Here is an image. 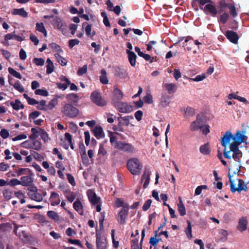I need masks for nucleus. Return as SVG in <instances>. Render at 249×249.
<instances>
[{
    "label": "nucleus",
    "mask_w": 249,
    "mask_h": 249,
    "mask_svg": "<svg viewBox=\"0 0 249 249\" xmlns=\"http://www.w3.org/2000/svg\"><path fill=\"white\" fill-rule=\"evenodd\" d=\"M247 220L246 217H242L239 220L237 230L241 232L246 231L247 227Z\"/></svg>",
    "instance_id": "5701e85b"
},
{
    "label": "nucleus",
    "mask_w": 249,
    "mask_h": 249,
    "mask_svg": "<svg viewBox=\"0 0 249 249\" xmlns=\"http://www.w3.org/2000/svg\"><path fill=\"white\" fill-rule=\"evenodd\" d=\"M36 30L38 31V32H40L42 33H43L45 36H47V32L45 28V27L44 26V24L43 23H36Z\"/></svg>",
    "instance_id": "4c0bfd02"
},
{
    "label": "nucleus",
    "mask_w": 249,
    "mask_h": 249,
    "mask_svg": "<svg viewBox=\"0 0 249 249\" xmlns=\"http://www.w3.org/2000/svg\"><path fill=\"white\" fill-rule=\"evenodd\" d=\"M79 148L80 151L82 152L81 154V157L83 160V162L84 163L85 161H88V159L86 157V153L84 144L83 142H80L79 144Z\"/></svg>",
    "instance_id": "72a5a7b5"
},
{
    "label": "nucleus",
    "mask_w": 249,
    "mask_h": 249,
    "mask_svg": "<svg viewBox=\"0 0 249 249\" xmlns=\"http://www.w3.org/2000/svg\"><path fill=\"white\" fill-rule=\"evenodd\" d=\"M31 148L36 151H39L41 149L42 144L39 140L36 139H31Z\"/></svg>",
    "instance_id": "c756f323"
},
{
    "label": "nucleus",
    "mask_w": 249,
    "mask_h": 249,
    "mask_svg": "<svg viewBox=\"0 0 249 249\" xmlns=\"http://www.w3.org/2000/svg\"><path fill=\"white\" fill-rule=\"evenodd\" d=\"M36 108L38 110L47 111L46 108V101L44 100H42L38 103L37 104Z\"/></svg>",
    "instance_id": "09e8293b"
},
{
    "label": "nucleus",
    "mask_w": 249,
    "mask_h": 249,
    "mask_svg": "<svg viewBox=\"0 0 249 249\" xmlns=\"http://www.w3.org/2000/svg\"><path fill=\"white\" fill-rule=\"evenodd\" d=\"M233 135L230 131H227L221 138V145L224 147V148H227V144L230 143L231 139H232Z\"/></svg>",
    "instance_id": "2eb2a0df"
},
{
    "label": "nucleus",
    "mask_w": 249,
    "mask_h": 249,
    "mask_svg": "<svg viewBox=\"0 0 249 249\" xmlns=\"http://www.w3.org/2000/svg\"><path fill=\"white\" fill-rule=\"evenodd\" d=\"M54 56L57 59L58 62L62 66H66L67 63V60L59 53H55Z\"/></svg>",
    "instance_id": "37998d69"
},
{
    "label": "nucleus",
    "mask_w": 249,
    "mask_h": 249,
    "mask_svg": "<svg viewBox=\"0 0 249 249\" xmlns=\"http://www.w3.org/2000/svg\"><path fill=\"white\" fill-rule=\"evenodd\" d=\"M90 99L93 103L98 106L103 107L106 105V102L102 98L100 92L97 90L91 93Z\"/></svg>",
    "instance_id": "39448f33"
},
{
    "label": "nucleus",
    "mask_w": 249,
    "mask_h": 249,
    "mask_svg": "<svg viewBox=\"0 0 249 249\" xmlns=\"http://www.w3.org/2000/svg\"><path fill=\"white\" fill-rule=\"evenodd\" d=\"M228 8L230 10L231 15H232L233 17H235L237 16V14L236 11L235 7L233 4H229Z\"/></svg>",
    "instance_id": "69168bd1"
},
{
    "label": "nucleus",
    "mask_w": 249,
    "mask_h": 249,
    "mask_svg": "<svg viewBox=\"0 0 249 249\" xmlns=\"http://www.w3.org/2000/svg\"><path fill=\"white\" fill-rule=\"evenodd\" d=\"M115 74L120 78H125L127 76L126 71L121 67H118L116 69Z\"/></svg>",
    "instance_id": "cd10ccee"
},
{
    "label": "nucleus",
    "mask_w": 249,
    "mask_h": 249,
    "mask_svg": "<svg viewBox=\"0 0 249 249\" xmlns=\"http://www.w3.org/2000/svg\"><path fill=\"white\" fill-rule=\"evenodd\" d=\"M13 193L9 189H6L3 192V196L6 199H10L13 196Z\"/></svg>",
    "instance_id": "338daca9"
},
{
    "label": "nucleus",
    "mask_w": 249,
    "mask_h": 249,
    "mask_svg": "<svg viewBox=\"0 0 249 249\" xmlns=\"http://www.w3.org/2000/svg\"><path fill=\"white\" fill-rule=\"evenodd\" d=\"M41 114V112L38 111H35L31 113L29 116V119L30 122L35 120Z\"/></svg>",
    "instance_id": "3c124183"
},
{
    "label": "nucleus",
    "mask_w": 249,
    "mask_h": 249,
    "mask_svg": "<svg viewBox=\"0 0 249 249\" xmlns=\"http://www.w3.org/2000/svg\"><path fill=\"white\" fill-rule=\"evenodd\" d=\"M65 193L69 194V195L66 196L67 200L71 203L72 202L76 197L75 195L73 192H71L69 189L62 190Z\"/></svg>",
    "instance_id": "2f4dec72"
},
{
    "label": "nucleus",
    "mask_w": 249,
    "mask_h": 249,
    "mask_svg": "<svg viewBox=\"0 0 249 249\" xmlns=\"http://www.w3.org/2000/svg\"><path fill=\"white\" fill-rule=\"evenodd\" d=\"M229 16L228 13L225 12L220 16V21L223 24H225L229 18Z\"/></svg>",
    "instance_id": "680f3d73"
},
{
    "label": "nucleus",
    "mask_w": 249,
    "mask_h": 249,
    "mask_svg": "<svg viewBox=\"0 0 249 249\" xmlns=\"http://www.w3.org/2000/svg\"><path fill=\"white\" fill-rule=\"evenodd\" d=\"M87 71V66L84 65L82 67L80 68L77 72V74L79 76H81L86 73Z\"/></svg>",
    "instance_id": "774afa93"
},
{
    "label": "nucleus",
    "mask_w": 249,
    "mask_h": 249,
    "mask_svg": "<svg viewBox=\"0 0 249 249\" xmlns=\"http://www.w3.org/2000/svg\"><path fill=\"white\" fill-rule=\"evenodd\" d=\"M180 200L179 203L178 204V211L181 216H184L186 214V209L182 200L179 197Z\"/></svg>",
    "instance_id": "58836bf2"
},
{
    "label": "nucleus",
    "mask_w": 249,
    "mask_h": 249,
    "mask_svg": "<svg viewBox=\"0 0 249 249\" xmlns=\"http://www.w3.org/2000/svg\"><path fill=\"white\" fill-rule=\"evenodd\" d=\"M46 62L47 65L46 66V73L48 74L52 73L54 71V65L53 62L50 58L47 59Z\"/></svg>",
    "instance_id": "473e14b6"
},
{
    "label": "nucleus",
    "mask_w": 249,
    "mask_h": 249,
    "mask_svg": "<svg viewBox=\"0 0 249 249\" xmlns=\"http://www.w3.org/2000/svg\"><path fill=\"white\" fill-rule=\"evenodd\" d=\"M31 154L34 157V158L38 161H41L44 159V158L43 156L35 151H32L31 152Z\"/></svg>",
    "instance_id": "603ef678"
},
{
    "label": "nucleus",
    "mask_w": 249,
    "mask_h": 249,
    "mask_svg": "<svg viewBox=\"0 0 249 249\" xmlns=\"http://www.w3.org/2000/svg\"><path fill=\"white\" fill-rule=\"evenodd\" d=\"M133 119V117L132 116H126L124 117H117L118 120H122L125 126H128L130 124V120Z\"/></svg>",
    "instance_id": "49530a36"
},
{
    "label": "nucleus",
    "mask_w": 249,
    "mask_h": 249,
    "mask_svg": "<svg viewBox=\"0 0 249 249\" xmlns=\"http://www.w3.org/2000/svg\"><path fill=\"white\" fill-rule=\"evenodd\" d=\"M229 178L230 182L231 191L232 193H235L236 191H237L238 193H240L242 190L245 191H247L248 190V188L247 185L245 183L244 184L242 188H236L235 184L234 183V180L232 179L231 176L230 174L229 175Z\"/></svg>",
    "instance_id": "f8f14e48"
},
{
    "label": "nucleus",
    "mask_w": 249,
    "mask_h": 249,
    "mask_svg": "<svg viewBox=\"0 0 249 249\" xmlns=\"http://www.w3.org/2000/svg\"><path fill=\"white\" fill-rule=\"evenodd\" d=\"M151 175V172L147 168H145L144 173L142 177V180L145 179L144 184L143 185V188L144 189L146 188L149 183L150 182V176Z\"/></svg>",
    "instance_id": "4be33fe9"
},
{
    "label": "nucleus",
    "mask_w": 249,
    "mask_h": 249,
    "mask_svg": "<svg viewBox=\"0 0 249 249\" xmlns=\"http://www.w3.org/2000/svg\"><path fill=\"white\" fill-rule=\"evenodd\" d=\"M206 78V75L205 73L202 74L201 75H197L196 76L195 78H190L189 79V80L196 81V82H199L202 81L203 79H204Z\"/></svg>",
    "instance_id": "052dcab7"
},
{
    "label": "nucleus",
    "mask_w": 249,
    "mask_h": 249,
    "mask_svg": "<svg viewBox=\"0 0 249 249\" xmlns=\"http://www.w3.org/2000/svg\"><path fill=\"white\" fill-rule=\"evenodd\" d=\"M49 200L50 201L51 205L53 206L58 205L60 202V199L59 198V195L54 192H51Z\"/></svg>",
    "instance_id": "aec40b11"
},
{
    "label": "nucleus",
    "mask_w": 249,
    "mask_h": 249,
    "mask_svg": "<svg viewBox=\"0 0 249 249\" xmlns=\"http://www.w3.org/2000/svg\"><path fill=\"white\" fill-rule=\"evenodd\" d=\"M229 4L230 3H227L225 0H220L218 3L220 7V9L218 10L219 13H222L226 7H228Z\"/></svg>",
    "instance_id": "8fccbe9b"
},
{
    "label": "nucleus",
    "mask_w": 249,
    "mask_h": 249,
    "mask_svg": "<svg viewBox=\"0 0 249 249\" xmlns=\"http://www.w3.org/2000/svg\"><path fill=\"white\" fill-rule=\"evenodd\" d=\"M116 147L126 152H132L134 150V147L131 144L121 141L116 143Z\"/></svg>",
    "instance_id": "1a4fd4ad"
},
{
    "label": "nucleus",
    "mask_w": 249,
    "mask_h": 249,
    "mask_svg": "<svg viewBox=\"0 0 249 249\" xmlns=\"http://www.w3.org/2000/svg\"><path fill=\"white\" fill-rule=\"evenodd\" d=\"M51 22L54 27L61 31L63 34H65L64 30L67 26L65 22L60 17L55 16L54 19H53Z\"/></svg>",
    "instance_id": "423d86ee"
},
{
    "label": "nucleus",
    "mask_w": 249,
    "mask_h": 249,
    "mask_svg": "<svg viewBox=\"0 0 249 249\" xmlns=\"http://www.w3.org/2000/svg\"><path fill=\"white\" fill-rule=\"evenodd\" d=\"M92 132L94 136L97 139H99L101 138L102 135L104 134L103 128L99 125H97L94 127Z\"/></svg>",
    "instance_id": "c85d7f7f"
},
{
    "label": "nucleus",
    "mask_w": 249,
    "mask_h": 249,
    "mask_svg": "<svg viewBox=\"0 0 249 249\" xmlns=\"http://www.w3.org/2000/svg\"><path fill=\"white\" fill-rule=\"evenodd\" d=\"M29 197L36 201L40 202L42 200V195L37 192V189L35 188V190H31L28 193Z\"/></svg>",
    "instance_id": "a211bd4d"
},
{
    "label": "nucleus",
    "mask_w": 249,
    "mask_h": 249,
    "mask_svg": "<svg viewBox=\"0 0 249 249\" xmlns=\"http://www.w3.org/2000/svg\"><path fill=\"white\" fill-rule=\"evenodd\" d=\"M231 157L235 161L240 163V159L242 157V152L241 150L233 151L232 152V155Z\"/></svg>",
    "instance_id": "f704fd0d"
},
{
    "label": "nucleus",
    "mask_w": 249,
    "mask_h": 249,
    "mask_svg": "<svg viewBox=\"0 0 249 249\" xmlns=\"http://www.w3.org/2000/svg\"><path fill=\"white\" fill-rule=\"evenodd\" d=\"M123 96L124 94L123 92L118 88H115L112 99V104H114L115 102H120L123 98Z\"/></svg>",
    "instance_id": "4468645a"
},
{
    "label": "nucleus",
    "mask_w": 249,
    "mask_h": 249,
    "mask_svg": "<svg viewBox=\"0 0 249 249\" xmlns=\"http://www.w3.org/2000/svg\"><path fill=\"white\" fill-rule=\"evenodd\" d=\"M101 75L100 76V81L103 84H107L108 83V80L107 77V72L105 69L101 70Z\"/></svg>",
    "instance_id": "c9c22d12"
},
{
    "label": "nucleus",
    "mask_w": 249,
    "mask_h": 249,
    "mask_svg": "<svg viewBox=\"0 0 249 249\" xmlns=\"http://www.w3.org/2000/svg\"><path fill=\"white\" fill-rule=\"evenodd\" d=\"M40 135L45 143L48 142L49 141H50V138L48 133L44 129L40 128Z\"/></svg>",
    "instance_id": "79ce46f5"
},
{
    "label": "nucleus",
    "mask_w": 249,
    "mask_h": 249,
    "mask_svg": "<svg viewBox=\"0 0 249 249\" xmlns=\"http://www.w3.org/2000/svg\"><path fill=\"white\" fill-rule=\"evenodd\" d=\"M49 47L51 48L53 52H57L56 53L59 54L63 52L61 47L55 43H51L49 44Z\"/></svg>",
    "instance_id": "e433bc0d"
},
{
    "label": "nucleus",
    "mask_w": 249,
    "mask_h": 249,
    "mask_svg": "<svg viewBox=\"0 0 249 249\" xmlns=\"http://www.w3.org/2000/svg\"><path fill=\"white\" fill-rule=\"evenodd\" d=\"M30 170L27 168H20L17 170V174L18 176L26 175L25 176L21 177L20 180L17 179V185L21 184L23 186H30L33 182L32 178L29 176Z\"/></svg>",
    "instance_id": "f03ea898"
},
{
    "label": "nucleus",
    "mask_w": 249,
    "mask_h": 249,
    "mask_svg": "<svg viewBox=\"0 0 249 249\" xmlns=\"http://www.w3.org/2000/svg\"><path fill=\"white\" fill-rule=\"evenodd\" d=\"M198 2L199 4V7L201 9H203V8L202 7V6H204L205 4H207L208 3H213L212 1L211 0H193L192 2Z\"/></svg>",
    "instance_id": "864d4df0"
},
{
    "label": "nucleus",
    "mask_w": 249,
    "mask_h": 249,
    "mask_svg": "<svg viewBox=\"0 0 249 249\" xmlns=\"http://www.w3.org/2000/svg\"><path fill=\"white\" fill-rule=\"evenodd\" d=\"M170 96L166 93H162L160 99L159 106L165 107L169 106L170 103Z\"/></svg>",
    "instance_id": "412c9836"
},
{
    "label": "nucleus",
    "mask_w": 249,
    "mask_h": 249,
    "mask_svg": "<svg viewBox=\"0 0 249 249\" xmlns=\"http://www.w3.org/2000/svg\"><path fill=\"white\" fill-rule=\"evenodd\" d=\"M163 87L167 90L169 94H173L177 90V86L173 83L165 84Z\"/></svg>",
    "instance_id": "7c9ffc66"
},
{
    "label": "nucleus",
    "mask_w": 249,
    "mask_h": 249,
    "mask_svg": "<svg viewBox=\"0 0 249 249\" xmlns=\"http://www.w3.org/2000/svg\"><path fill=\"white\" fill-rule=\"evenodd\" d=\"M225 36L230 42L233 44H237L239 36L236 32L231 30H227L225 33Z\"/></svg>",
    "instance_id": "9b49d317"
},
{
    "label": "nucleus",
    "mask_w": 249,
    "mask_h": 249,
    "mask_svg": "<svg viewBox=\"0 0 249 249\" xmlns=\"http://www.w3.org/2000/svg\"><path fill=\"white\" fill-rule=\"evenodd\" d=\"M66 98L69 102V104H71L75 106H77L80 100L79 96L76 93H71L66 95Z\"/></svg>",
    "instance_id": "f3484780"
},
{
    "label": "nucleus",
    "mask_w": 249,
    "mask_h": 249,
    "mask_svg": "<svg viewBox=\"0 0 249 249\" xmlns=\"http://www.w3.org/2000/svg\"><path fill=\"white\" fill-rule=\"evenodd\" d=\"M33 62L36 66H41L44 65L45 60L42 58H34Z\"/></svg>",
    "instance_id": "bf43d9fd"
},
{
    "label": "nucleus",
    "mask_w": 249,
    "mask_h": 249,
    "mask_svg": "<svg viewBox=\"0 0 249 249\" xmlns=\"http://www.w3.org/2000/svg\"><path fill=\"white\" fill-rule=\"evenodd\" d=\"M73 207L80 215H83L84 214L83 206L78 199L73 203Z\"/></svg>",
    "instance_id": "a878e982"
},
{
    "label": "nucleus",
    "mask_w": 249,
    "mask_h": 249,
    "mask_svg": "<svg viewBox=\"0 0 249 249\" xmlns=\"http://www.w3.org/2000/svg\"><path fill=\"white\" fill-rule=\"evenodd\" d=\"M89 201L92 205L98 204L100 201V198L97 197L94 192L91 190H88L87 192Z\"/></svg>",
    "instance_id": "ddd939ff"
},
{
    "label": "nucleus",
    "mask_w": 249,
    "mask_h": 249,
    "mask_svg": "<svg viewBox=\"0 0 249 249\" xmlns=\"http://www.w3.org/2000/svg\"><path fill=\"white\" fill-rule=\"evenodd\" d=\"M205 122L204 121L202 116L198 115L196 120L192 123L190 125V130L194 131L200 129L204 126Z\"/></svg>",
    "instance_id": "0eeeda50"
},
{
    "label": "nucleus",
    "mask_w": 249,
    "mask_h": 249,
    "mask_svg": "<svg viewBox=\"0 0 249 249\" xmlns=\"http://www.w3.org/2000/svg\"><path fill=\"white\" fill-rule=\"evenodd\" d=\"M199 150L200 153L203 155H209L210 153V147L208 143L202 145L200 147Z\"/></svg>",
    "instance_id": "a19ab883"
},
{
    "label": "nucleus",
    "mask_w": 249,
    "mask_h": 249,
    "mask_svg": "<svg viewBox=\"0 0 249 249\" xmlns=\"http://www.w3.org/2000/svg\"><path fill=\"white\" fill-rule=\"evenodd\" d=\"M212 3H210L206 4L203 10L206 15H209L212 17H215L219 12L215 5Z\"/></svg>",
    "instance_id": "6e6552de"
},
{
    "label": "nucleus",
    "mask_w": 249,
    "mask_h": 249,
    "mask_svg": "<svg viewBox=\"0 0 249 249\" xmlns=\"http://www.w3.org/2000/svg\"><path fill=\"white\" fill-rule=\"evenodd\" d=\"M57 104L58 100L57 99L53 98L52 99L48 104L46 105L47 111L48 110H52Z\"/></svg>",
    "instance_id": "a18cd8bd"
},
{
    "label": "nucleus",
    "mask_w": 249,
    "mask_h": 249,
    "mask_svg": "<svg viewBox=\"0 0 249 249\" xmlns=\"http://www.w3.org/2000/svg\"><path fill=\"white\" fill-rule=\"evenodd\" d=\"M61 111L65 116L71 118L76 117L79 112L77 108L74 107L73 105L68 103L62 107Z\"/></svg>",
    "instance_id": "7ed1b4c3"
},
{
    "label": "nucleus",
    "mask_w": 249,
    "mask_h": 249,
    "mask_svg": "<svg viewBox=\"0 0 249 249\" xmlns=\"http://www.w3.org/2000/svg\"><path fill=\"white\" fill-rule=\"evenodd\" d=\"M128 213V208H122L118 213L119 218L118 221L121 224H124L125 222V218Z\"/></svg>",
    "instance_id": "6ab92c4d"
},
{
    "label": "nucleus",
    "mask_w": 249,
    "mask_h": 249,
    "mask_svg": "<svg viewBox=\"0 0 249 249\" xmlns=\"http://www.w3.org/2000/svg\"><path fill=\"white\" fill-rule=\"evenodd\" d=\"M113 105L121 113H130L133 110V107L126 102H115Z\"/></svg>",
    "instance_id": "20e7f679"
},
{
    "label": "nucleus",
    "mask_w": 249,
    "mask_h": 249,
    "mask_svg": "<svg viewBox=\"0 0 249 249\" xmlns=\"http://www.w3.org/2000/svg\"><path fill=\"white\" fill-rule=\"evenodd\" d=\"M19 237L24 243H27L29 241V236L28 233L24 231L19 233Z\"/></svg>",
    "instance_id": "c03bdc74"
},
{
    "label": "nucleus",
    "mask_w": 249,
    "mask_h": 249,
    "mask_svg": "<svg viewBox=\"0 0 249 249\" xmlns=\"http://www.w3.org/2000/svg\"><path fill=\"white\" fill-rule=\"evenodd\" d=\"M82 27L83 28L85 27V32L86 35L89 37L92 38L95 35V33L94 31H93L92 33H91V25L89 24L87 22H84L82 24Z\"/></svg>",
    "instance_id": "bb28decb"
},
{
    "label": "nucleus",
    "mask_w": 249,
    "mask_h": 249,
    "mask_svg": "<svg viewBox=\"0 0 249 249\" xmlns=\"http://www.w3.org/2000/svg\"><path fill=\"white\" fill-rule=\"evenodd\" d=\"M187 223L188 224L187 227L185 230V232L188 238L190 239L192 237V226L190 221L187 220Z\"/></svg>",
    "instance_id": "de8ad7c7"
},
{
    "label": "nucleus",
    "mask_w": 249,
    "mask_h": 249,
    "mask_svg": "<svg viewBox=\"0 0 249 249\" xmlns=\"http://www.w3.org/2000/svg\"><path fill=\"white\" fill-rule=\"evenodd\" d=\"M107 154V151L104 147L103 144H100L99 149L98 153V156L99 158H101Z\"/></svg>",
    "instance_id": "6e6d98bb"
},
{
    "label": "nucleus",
    "mask_w": 249,
    "mask_h": 249,
    "mask_svg": "<svg viewBox=\"0 0 249 249\" xmlns=\"http://www.w3.org/2000/svg\"><path fill=\"white\" fill-rule=\"evenodd\" d=\"M96 237L97 249H106L107 243L106 238L102 236L101 234L97 232L96 233Z\"/></svg>",
    "instance_id": "9d476101"
},
{
    "label": "nucleus",
    "mask_w": 249,
    "mask_h": 249,
    "mask_svg": "<svg viewBox=\"0 0 249 249\" xmlns=\"http://www.w3.org/2000/svg\"><path fill=\"white\" fill-rule=\"evenodd\" d=\"M126 166L129 171L133 175L141 174L142 165L140 161L136 158H132L127 160Z\"/></svg>",
    "instance_id": "f257e3e1"
},
{
    "label": "nucleus",
    "mask_w": 249,
    "mask_h": 249,
    "mask_svg": "<svg viewBox=\"0 0 249 249\" xmlns=\"http://www.w3.org/2000/svg\"><path fill=\"white\" fill-rule=\"evenodd\" d=\"M47 216L51 219L55 221H57L59 219V216L57 213L53 211H49L47 212Z\"/></svg>",
    "instance_id": "ea45409f"
},
{
    "label": "nucleus",
    "mask_w": 249,
    "mask_h": 249,
    "mask_svg": "<svg viewBox=\"0 0 249 249\" xmlns=\"http://www.w3.org/2000/svg\"><path fill=\"white\" fill-rule=\"evenodd\" d=\"M12 229V227L8 223H3L0 225V238L7 233L9 232Z\"/></svg>",
    "instance_id": "393cba45"
},
{
    "label": "nucleus",
    "mask_w": 249,
    "mask_h": 249,
    "mask_svg": "<svg viewBox=\"0 0 249 249\" xmlns=\"http://www.w3.org/2000/svg\"><path fill=\"white\" fill-rule=\"evenodd\" d=\"M240 150L238 146L235 144L231 142L230 144V150L227 151L226 148H224L223 150V155L224 157L228 159L231 160V156L230 155L231 152H233L235 151Z\"/></svg>",
    "instance_id": "dca6fc26"
},
{
    "label": "nucleus",
    "mask_w": 249,
    "mask_h": 249,
    "mask_svg": "<svg viewBox=\"0 0 249 249\" xmlns=\"http://www.w3.org/2000/svg\"><path fill=\"white\" fill-rule=\"evenodd\" d=\"M144 102L146 104H152L153 102L152 96L150 93H147L143 98Z\"/></svg>",
    "instance_id": "e2e57ef3"
},
{
    "label": "nucleus",
    "mask_w": 249,
    "mask_h": 249,
    "mask_svg": "<svg viewBox=\"0 0 249 249\" xmlns=\"http://www.w3.org/2000/svg\"><path fill=\"white\" fill-rule=\"evenodd\" d=\"M116 205L117 207H122L123 208H128V204L127 203H124L119 198H117L116 201Z\"/></svg>",
    "instance_id": "13d9d810"
},
{
    "label": "nucleus",
    "mask_w": 249,
    "mask_h": 249,
    "mask_svg": "<svg viewBox=\"0 0 249 249\" xmlns=\"http://www.w3.org/2000/svg\"><path fill=\"white\" fill-rule=\"evenodd\" d=\"M35 93L36 95H39L43 96H47L49 95V93L46 90L42 89H36L35 91Z\"/></svg>",
    "instance_id": "0e129e2a"
},
{
    "label": "nucleus",
    "mask_w": 249,
    "mask_h": 249,
    "mask_svg": "<svg viewBox=\"0 0 249 249\" xmlns=\"http://www.w3.org/2000/svg\"><path fill=\"white\" fill-rule=\"evenodd\" d=\"M126 53L128 55V59L129 62L132 67L136 65V58L137 57L136 54L132 51L126 50Z\"/></svg>",
    "instance_id": "b1692460"
},
{
    "label": "nucleus",
    "mask_w": 249,
    "mask_h": 249,
    "mask_svg": "<svg viewBox=\"0 0 249 249\" xmlns=\"http://www.w3.org/2000/svg\"><path fill=\"white\" fill-rule=\"evenodd\" d=\"M31 132L32 134L29 136V139H36L38 136V133H40V131H38L36 128H31Z\"/></svg>",
    "instance_id": "5fc2aeb1"
},
{
    "label": "nucleus",
    "mask_w": 249,
    "mask_h": 249,
    "mask_svg": "<svg viewBox=\"0 0 249 249\" xmlns=\"http://www.w3.org/2000/svg\"><path fill=\"white\" fill-rule=\"evenodd\" d=\"M28 13L23 8L17 9V15H19L23 18H26L28 17Z\"/></svg>",
    "instance_id": "4d7b16f0"
}]
</instances>
